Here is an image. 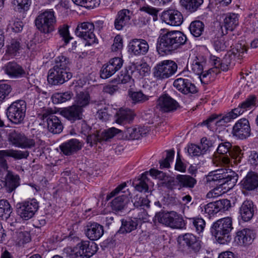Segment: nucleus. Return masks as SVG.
Returning <instances> with one entry per match:
<instances>
[{
    "label": "nucleus",
    "instance_id": "nucleus-4",
    "mask_svg": "<svg viewBox=\"0 0 258 258\" xmlns=\"http://www.w3.org/2000/svg\"><path fill=\"white\" fill-rule=\"evenodd\" d=\"M37 118L42 120H46L48 131L52 134L60 133L63 130V125L60 120L54 114L50 108H43L37 113Z\"/></svg>",
    "mask_w": 258,
    "mask_h": 258
},
{
    "label": "nucleus",
    "instance_id": "nucleus-1",
    "mask_svg": "<svg viewBox=\"0 0 258 258\" xmlns=\"http://www.w3.org/2000/svg\"><path fill=\"white\" fill-rule=\"evenodd\" d=\"M186 40V35L181 31H168L159 37L157 50L161 55L167 54L184 45Z\"/></svg>",
    "mask_w": 258,
    "mask_h": 258
},
{
    "label": "nucleus",
    "instance_id": "nucleus-53",
    "mask_svg": "<svg viewBox=\"0 0 258 258\" xmlns=\"http://www.w3.org/2000/svg\"><path fill=\"white\" fill-rule=\"evenodd\" d=\"M217 69L215 68H211L207 71H203L202 74L198 75L199 78L203 84H208L210 81V79L214 76V74H217Z\"/></svg>",
    "mask_w": 258,
    "mask_h": 258
},
{
    "label": "nucleus",
    "instance_id": "nucleus-42",
    "mask_svg": "<svg viewBox=\"0 0 258 258\" xmlns=\"http://www.w3.org/2000/svg\"><path fill=\"white\" fill-rule=\"evenodd\" d=\"M70 64L69 59L63 55L58 56L55 59V64L53 68L60 70L61 71L69 72V66Z\"/></svg>",
    "mask_w": 258,
    "mask_h": 258
},
{
    "label": "nucleus",
    "instance_id": "nucleus-60",
    "mask_svg": "<svg viewBox=\"0 0 258 258\" xmlns=\"http://www.w3.org/2000/svg\"><path fill=\"white\" fill-rule=\"evenodd\" d=\"M187 152L191 156H200L204 155L199 145L190 144L188 146Z\"/></svg>",
    "mask_w": 258,
    "mask_h": 258
},
{
    "label": "nucleus",
    "instance_id": "nucleus-38",
    "mask_svg": "<svg viewBox=\"0 0 258 258\" xmlns=\"http://www.w3.org/2000/svg\"><path fill=\"white\" fill-rule=\"evenodd\" d=\"M138 223L136 220L128 219L121 221V226L118 232L120 233H129L137 229Z\"/></svg>",
    "mask_w": 258,
    "mask_h": 258
},
{
    "label": "nucleus",
    "instance_id": "nucleus-16",
    "mask_svg": "<svg viewBox=\"0 0 258 258\" xmlns=\"http://www.w3.org/2000/svg\"><path fill=\"white\" fill-rule=\"evenodd\" d=\"M161 19L166 24L173 26H180L183 21L182 14L174 9H169L163 12Z\"/></svg>",
    "mask_w": 258,
    "mask_h": 258
},
{
    "label": "nucleus",
    "instance_id": "nucleus-23",
    "mask_svg": "<svg viewBox=\"0 0 258 258\" xmlns=\"http://www.w3.org/2000/svg\"><path fill=\"white\" fill-rule=\"evenodd\" d=\"M86 235L91 240L99 239L104 233L103 226L97 223H89L86 226Z\"/></svg>",
    "mask_w": 258,
    "mask_h": 258
},
{
    "label": "nucleus",
    "instance_id": "nucleus-62",
    "mask_svg": "<svg viewBox=\"0 0 258 258\" xmlns=\"http://www.w3.org/2000/svg\"><path fill=\"white\" fill-rule=\"evenodd\" d=\"M107 63L116 72L122 66L123 60L120 57H114L111 59Z\"/></svg>",
    "mask_w": 258,
    "mask_h": 258
},
{
    "label": "nucleus",
    "instance_id": "nucleus-36",
    "mask_svg": "<svg viewBox=\"0 0 258 258\" xmlns=\"http://www.w3.org/2000/svg\"><path fill=\"white\" fill-rule=\"evenodd\" d=\"M174 214H175V212L174 211L159 212L155 215V220L160 223L170 227L171 224V222L172 218H173Z\"/></svg>",
    "mask_w": 258,
    "mask_h": 258
},
{
    "label": "nucleus",
    "instance_id": "nucleus-10",
    "mask_svg": "<svg viewBox=\"0 0 258 258\" xmlns=\"http://www.w3.org/2000/svg\"><path fill=\"white\" fill-rule=\"evenodd\" d=\"M39 208L38 203L35 199L24 201L17 204V211L21 218L28 220L32 218Z\"/></svg>",
    "mask_w": 258,
    "mask_h": 258
},
{
    "label": "nucleus",
    "instance_id": "nucleus-29",
    "mask_svg": "<svg viewBox=\"0 0 258 258\" xmlns=\"http://www.w3.org/2000/svg\"><path fill=\"white\" fill-rule=\"evenodd\" d=\"M240 214L244 221L250 220L254 214L253 205L250 201H244L240 208Z\"/></svg>",
    "mask_w": 258,
    "mask_h": 258
},
{
    "label": "nucleus",
    "instance_id": "nucleus-12",
    "mask_svg": "<svg viewBox=\"0 0 258 258\" xmlns=\"http://www.w3.org/2000/svg\"><path fill=\"white\" fill-rule=\"evenodd\" d=\"M231 207L230 201L227 199H222L215 202L210 203L201 208L202 211L209 216H214L220 211L228 210Z\"/></svg>",
    "mask_w": 258,
    "mask_h": 258
},
{
    "label": "nucleus",
    "instance_id": "nucleus-13",
    "mask_svg": "<svg viewBox=\"0 0 258 258\" xmlns=\"http://www.w3.org/2000/svg\"><path fill=\"white\" fill-rule=\"evenodd\" d=\"M250 126L249 121L245 118L239 119L233 126L232 134L238 139H245L250 135Z\"/></svg>",
    "mask_w": 258,
    "mask_h": 258
},
{
    "label": "nucleus",
    "instance_id": "nucleus-52",
    "mask_svg": "<svg viewBox=\"0 0 258 258\" xmlns=\"http://www.w3.org/2000/svg\"><path fill=\"white\" fill-rule=\"evenodd\" d=\"M129 96L134 103H143L148 100L150 96L144 95L141 91L130 92Z\"/></svg>",
    "mask_w": 258,
    "mask_h": 258
},
{
    "label": "nucleus",
    "instance_id": "nucleus-18",
    "mask_svg": "<svg viewBox=\"0 0 258 258\" xmlns=\"http://www.w3.org/2000/svg\"><path fill=\"white\" fill-rule=\"evenodd\" d=\"M174 87L184 94H195L198 92L195 85L190 81L184 78H178L173 82Z\"/></svg>",
    "mask_w": 258,
    "mask_h": 258
},
{
    "label": "nucleus",
    "instance_id": "nucleus-30",
    "mask_svg": "<svg viewBox=\"0 0 258 258\" xmlns=\"http://www.w3.org/2000/svg\"><path fill=\"white\" fill-rule=\"evenodd\" d=\"M206 58L202 55H197L193 59L190 68L191 71L197 75L202 74L206 64Z\"/></svg>",
    "mask_w": 258,
    "mask_h": 258
},
{
    "label": "nucleus",
    "instance_id": "nucleus-58",
    "mask_svg": "<svg viewBox=\"0 0 258 258\" xmlns=\"http://www.w3.org/2000/svg\"><path fill=\"white\" fill-rule=\"evenodd\" d=\"M13 4L17 6L18 10L21 12L28 10L31 2L30 0H14Z\"/></svg>",
    "mask_w": 258,
    "mask_h": 258
},
{
    "label": "nucleus",
    "instance_id": "nucleus-34",
    "mask_svg": "<svg viewBox=\"0 0 258 258\" xmlns=\"http://www.w3.org/2000/svg\"><path fill=\"white\" fill-rule=\"evenodd\" d=\"M128 202V197L125 195H121L112 200L111 206L113 210L120 211L124 209Z\"/></svg>",
    "mask_w": 258,
    "mask_h": 258
},
{
    "label": "nucleus",
    "instance_id": "nucleus-11",
    "mask_svg": "<svg viewBox=\"0 0 258 258\" xmlns=\"http://www.w3.org/2000/svg\"><path fill=\"white\" fill-rule=\"evenodd\" d=\"M156 107L163 113L172 112L179 107L178 103L167 94L160 96L156 101Z\"/></svg>",
    "mask_w": 258,
    "mask_h": 258
},
{
    "label": "nucleus",
    "instance_id": "nucleus-64",
    "mask_svg": "<svg viewBox=\"0 0 258 258\" xmlns=\"http://www.w3.org/2000/svg\"><path fill=\"white\" fill-rule=\"evenodd\" d=\"M132 77L126 70L122 71L118 76V82L121 84H126L131 81Z\"/></svg>",
    "mask_w": 258,
    "mask_h": 258
},
{
    "label": "nucleus",
    "instance_id": "nucleus-5",
    "mask_svg": "<svg viewBox=\"0 0 258 258\" xmlns=\"http://www.w3.org/2000/svg\"><path fill=\"white\" fill-rule=\"evenodd\" d=\"M26 103L22 100L13 102L7 109V116L12 123L18 124L23 122L25 116Z\"/></svg>",
    "mask_w": 258,
    "mask_h": 258
},
{
    "label": "nucleus",
    "instance_id": "nucleus-19",
    "mask_svg": "<svg viewBox=\"0 0 258 258\" xmlns=\"http://www.w3.org/2000/svg\"><path fill=\"white\" fill-rule=\"evenodd\" d=\"M10 139L13 145L19 148H31L35 145V142L33 139L27 138L21 134H12Z\"/></svg>",
    "mask_w": 258,
    "mask_h": 258
},
{
    "label": "nucleus",
    "instance_id": "nucleus-37",
    "mask_svg": "<svg viewBox=\"0 0 258 258\" xmlns=\"http://www.w3.org/2000/svg\"><path fill=\"white\" fill-rule=\"evenodd\" d=\"M203 2V0H180V4L182 8L193 13L199 9Z\"/></svg>",
    "mask_w": 258,
    "mask_h": 258
},
{
    "label": "nucleus",
    "instance_id": "nucleus-61",
    "mask_svg": "<svg viewBox=\"0 0 258 258\" xmlns=\"http://www.w3.org/2000/svg\"><path fill=\"white\" fill-rule=\"evenodd\" d=\"M111 110V109H108L105 107L103 109H101L99 110L97 113V117L102 121H107L109 119L111 115L110 114Z\"/></svg>",
    "mask_w": 258,
    "mask_h": 258
},
{
    "label": "nucleus",
    "instance_id": "nucleus-6",
    "mask_svg": "<svg viewBox=\"0 0 258 258\" xmlns=\"http://www.w3.org/2000/svg\"><path fill=\"white\" fill-rule=\"evenodd\" d=\"M56 23L54 12L46 11L40 14L35 20V25L38 29L44 33L53 31Z\"/></svg>",
    "mask_w": 258,
    "mask_h": 258
},
{
    "label": "nucleus",
    "instance_id": "nucleus-22",
    "mask_svg": "<svg viewBox=\"0 0 258 258\" xmlns=\"http://www.w3.org/2000/svg\"><path fill=\"white\" fill-rule=\"evenodd\" d=\"M3 69L4 72L12 78L22 77L26 75V72L22 67L15 62H9Z\"/></svg>",
    "mask_w": 258,
    "mask_h": 258
},
{
    "label": "nucleus",
    "instance_id": "nucleus-48",
    "mask_svg": "<svg viewBox=\"0 0 258 258\" xmlns=\"http://www.w3.org/2000/svg\"><path fill=\"white\" fill-rule=\"evenodd\" d=\"M256 98L254 95L249 96L244 101L240 104L238 107L235 108L237 111H240L239 115L242 114L247 108L253 106L255 104Z\"/></svg>",
    "mask_w": 258,
    "mask_h": 258
},
{
    "label": "nucleus",
    "instance_id": "nucleus-7",
    "mask_svg": "<svg viewBox=\"0 0 258 258\" xmlns=\"http://www.w3.org/2000/svg\"><path fill=\"white\" fill-rule=\"evenodd\" d=\"M177 69V64L172 60H163L153 69L154 76L157 79L168 78L174 75Z\"/></svg>",
    "mask_w": 258,
    "mask_h": 258
},
{
    "label": "nucleus",
    "instance_id": "nucleus-33",
    "mask_svg": "<svg viewBox=\"0 0 258 258\" xmlns=\"http://www.w3.org/2000/svg\"><path fill=\"white\" fill-rule=\"evenodd\" d=\"M176 179L178 181V189L183 187L192 188L197 183L196 179L187 175H178Z\"/></svg>",
    "mask_w": 258,
    "mask_h": 258
},
{
    "label": "nucleus",
    "instance_id": "nucleus-32",
    "mask_svg": "<svg viewBox=\"0 0 258 258\" xmlns=\"http://www.w3.org/2000/svg\"><path fill=\"white\" fill-rule=\"evenodd\" d=\"M29 154V152L27 151H23L13 149L0 150V157H12L17 160L26 159Z\"/></svg>",
    "mask_w": 258,
    "mask_h": 258
},
{
    "label": "nucleus",
    "instance_id": "nucleus-63",
    "mask_svg": "<svg viewBox=\"0 0 258 258\" xmlns=\"http://www.w3.org/2000/svg\"><path fill=\"white\" fill-rule=\"evenodd\" d=\"M18 239L19 244L26 243L30 241V235L27 231L20 232L18 234Z\"/></svg>",
    "mask_w": 258,
    "mask_h": 258
},
{
    "label": "nucleus",
    "instance_id": "nucleus-44",
    "mask_svg": "<svg viewBox=\"0 0 258 258\" xmlns=\"http://www.w3.org/2000/svg\"><path fill=\"white\" fill-rule=\"evenodd\" d=\"M189 29L194 36L199 37L204 31V24L202 21H195L190 23Z\"/></svg>",
    "mask_w": 258,
    "mask_h": 258
},
{
    "label": "nucleus",
    "instance_id": "nucleus-45",
    "mask_svg": "<svg viewBox=\"0 0 258 258\" xmlns=\"http://www.w3.org/2000/svg\"><path fill=\"white\" fill-rule=\"evenodd\" d=\"M72 96V93L67 91L64 93H55L52 95L51 99L53 103L58 104L70 100Z\"/></svg>",
    "mask_w": 258,
    "mask_h": 258
},
{
    "label": "nucleus",
    "instance_id": "nucleus-40",
    "mask_svg": "<svg viewBox=\"0 0 258 258\" xmlns=\"http://www.w3.org/2000/svg\"><path fill=\"white\" fill-rule=\"evenodd\" d=\"M143 130L142 127H129L124 131L123 136L127 140H138L145 134Z\"/></svg>",
    "mask_w": 258,
    "mask_h": 258
},
{
    "label": "nucleus",
    "instance_id": "nucleus-55",
    "mask_svg": "<svg viewBox=\"0 0 258 258\" xmlns=\"http://www.w3.org/2000/svg\"><path fill=\"white\" fill-rule=\"evenodd\" d=\"M58 32L64 40L65 45H67L72 38L70 36L69 31V26L63 24L58 28Z\"/></svg>",
    "mask_w": 258,
    "mask_h": 258
},
{
    "label": "nucleus",
    "instance_id": "nucleus-24",
    "mask_svg": "<svg viewBox=\"0 0 258 258\" xmlns=\"http://www.w3.org/2000/svg\"><path fill=\"white\" fill-rule=\"evenodd\" d=\"M132 12L127 9L119 11L114 21V27L117 30H121L130 22Z\"/></svg>",
    "mask_w": 258,
    "mask_h": 258
},
{
    "label": "nucleus",
    "instance_id": "nucleus-31",
    "mask_svg": "<svg viewBox=\"0 0 258 258\" xmlns=\"http://www.w3.org/2000/svg\"><path fill=\"white\" fill-rule=\"evenodd\" d=\"M77 246L81 251L84 253L85 258H88L93 255L97 251L96 244L93 242L90 244L89 241H82Z\"/></svg>",
    "mask_w": 258,
    "mask_h": 258
},
{
    "label": "nucleus",
    "instance_id": "nucleus-26",
    "mask_svg": "<svg viewBox=\"0 0 258 258\" xmlns=\"http://www.w3.org/2000/svg\"><path fill=\"white\" fill-rule=\"evenodd\" d=\"M20 177L11 171H8L5 177V185L7 191L12 192L20 185Z\"/></svg>",
    "mask_w": 258,
    "mask_h": 258
},
{
    "label": "nucleus",
    "instance_id": "nucleus-51",
    "mask_svg": "<svg viewBox=\"0 0 258 258\" xmlns=\"http://www.w3.org/2000/svg\"><path fill=\"white\" fill-rule=\"evenodd\" d=\"M192 225L195 228L196 232L200 234L204 232L206 227V222L202 218L195 217L191 218Z\"/></svg>",
    "mask_w": 258,
    "mask_h": 258
},
{
    "label": "nucleus",
    "instance_id": "nucleus-17",
    "mask_svg": "<svg viewBox=\"0 0 258 258\" xmlns=\"http://www.w3.org/2000/svg\"><path fill=\"white\" fill-rule=\"evenodd\" d=\"M128 51L135 55H145L149 51L148 42L143 39H134L128 44Z\"/></svg>",
    "mask_w": 258,
    "mask_h": 258
},
{
    "label": "nucleus",
    "instance_id": "nucleus-59",
    "mask_svg": "<svg viewBox=\"0 0 258 258\" xmlns=\"http://www.w3.org/2000/svg\"><path fill=\"white\" fill-rule=\"evenodd\" d=\"M12 91L11 86L7 84H0V101H3Z\"/></svg>",
    "mask_w": 258,
    "mask_h": 258
},
{
    "label": "nucleus",
    "instance_id": "nucleus-3",
    "mask_svg": "<svg viewBox=\"0 0 258 258\" xmlns=\"http://www.w3.org/2000/svg\"><path fill=\"white\" fill-rule=\"evenodd\" d=\"M238 179L237 174L231 169H219L211 172L207 176V181H217L220 185L227 184L228 188L233 187Z\"/></svg>",
    "mask_w": 258,
    "mask_h": 258
},
{
    "label": "nucleus",
    "instance_id": "nucleus-35",
    "mask_svg": "<svg viewBox=\"0 0 258 258\" xmlns=\"http://www.w3.org/2000/svg\"><path fill=\"white\" fill-rule=\"evenodd\" d=\"M239 19L238 14L229 13L224 20V26L226 30L233 31L238 25Z\"/></svg>",
    "mask_w": 258,
    "mask_h": 258
},
{
    "label": "nucleus",
    "instance_id": "nucleus-39",
    "mask_svg": "<svg viewBox=\"0 0 258 258\" xmlns=\"http://www.w3.org/2000/svg\"><path fill=\"white\" fill-rule=\"evenodd\" d=\"M235 150L236 153L238 154L240 152V150L238 147H234L232 148L231 144L230 142H226L220 144L217 148V152L222 155H230L233 153V150Z\"/></svg>",
    "mask_w": 258,
    "mask_h": 258
},
{
    "label": "nucleus",
    "instance_id": "nucleus-9",
    "mask_svg": "<svg viewBox=\"0 0 258 258\" xmlns=\"http://www.w3.org/2000/svg\"><path fill=\"white\" fill-rule=\"evenodd\" d=\"M235 108L231 111L224 114L219 115H213L206 120L204 121L201 125H206L208 128H211L212 124L217 126L224 125L225 123L230 122L232 120L236 118L239 115L240 111H237Z\"/></svg>",
    "mask_w": 258,
    "mask_h": 258
},
{
    "label": "nucleus",
    "instance_id": "nucleus-8",
    "mask_svg": "<svg viewBox=\"0 0 258 258\" xmlns=\"http://www.w3.org/2000/svg\"><path fill=\"white\" fill-rule=\"evenodd\" d=\"M94 25L89 22L78 23L75 30L76 35L87 41L86 45H90L97 40L94 33Z\"/></svg>",
    "mask_w": 258,
    "mask_h": 258
},
{
    "label": "nucleus",
    "instance_id": "nucleus-15",
    "mask_svg": "<svg viewBox=\"0 0 258 258\" xmlns=\"http://www.w3.org/2000/svg\"><path fill=\"white\" fill-rule=\"evenodd\" d=\"M180 243L187 247L190 251L198 252L201 248V241L192 233H185L178 237Z\"/></svg>",
    "mask_w": 258,
    "mask_h": 258
},
{
    "label": "nucleus",
    "instance_id": "nucleus-43",
    "mask_svg": "<svg viewBox=\"0 0 258 258\" xmlns=\"http://www.w3.org/2000/svg\"><path fill=\"white\" fill-rule=\"evenodd\" d=\"M232 44L231 40L226 37H221L215 40L214 46L217 51H224Z\"/></svg>",
    "mask_w": 258,
    "mask_h": 258
},
{
    "label": "nucleus",
    "instance_id": "nucleus-25",
    "mask_svg": "<svg viewBox=\"0 0 258 258\" xmlns=\"http://www.w3.org/2000/svg\"><path fill=\"white\" fill-rule=\"evenodd\" d=\"M255 237L253 231L249 229H243L236 233L235 241L239 245H248L251 243Z\"/></svg>",
    "mask_w": 258,
    "mask_h": 258
},
{
    "label": "nucleus",
    "instance_id": "nucleus-20",
    "mask_svg": "<svg viewBox=\"0 0 258 258\" xmlns=\"http://www.w3.org/2000/svg\"><path fill=\"white\" fill-rule=\"evenodd\" d=\"M82 143L77 139H71L59 146L61 152L65 155L70 156L80 150Z\"/></svg>",
    "mask_w": 258,
    "mask_h": 258
},
{
    "label": "nucleus",
    "instance_id": "nucleus-21",
    "mask_svg": "<svg viewBox=\"0 0 258 258\" xmlns=\"http://www.w3.org/2000/svg\"><path fill=\"white\" fill-rule=\"evenodd\" d=\"M82 111L83 109L73 105L70 107L63 108L60 111V114L73 122L82 118Z\"/></svg>",
    "mask_w": 258,
    "mask_h": 258
},
{
    "label": "nucleus",
    "instance_id": "nucleus-14",
    "mask_svg": "<svg viewBox=\"0 0 258 258\" xmlns=\"http://www.w3.org/2000/svg\"><path fill=\"white\" fill-rule=\"evenodd\" d=\"M72 77L71 73H67L53 67L48 72L47 81L52 85H59L68 81Z\"/></svg>",
    "mask_w": 258,
    "mask_h": 258
},
{
    "label": "nucleus",
    "instance_id": "nucleus-56",
    "mask_svg": "<svg viewBox=\"0 0 258 258\" xmlns=\"http://www.w3.org/2000/svg\"><path fill=\"white\" fill-rule=\"evenodd\" d=\"M20 48V42L15 40H13L10 44L8 45L7 53L12 56H15Z\"/></svg>",
    "mask_w": 258,
    "mask_h": 258
},
{
    "label": "nucleus",
    "instance_id": "nucleus-54",
    "mask_svg": "<svg viewBox=\"0 0 258 258\" xmlns=\"http://www.w3.org/2000/svg\"><path fill=\"white\" fill-rule=\"evenodd\" d=\"M120 132H121L120 130L115 127H111L104 131L100 134L101 140L102 141H106L112 138L115 135Z\"/></svg>",
    "mask_w": 258,
    "mask_h": 258
},
{
    "label": "nucleus",
    "instance_id": "nucleus-28",
    "mask_svg": "<svg viewBox=\"0 0 258 258\" xmlns=\"http://www.w3.org/2000/svg\"><path fill=\"white\" fill-rule=\"evenodd\" d=\"M115 117V122L121 124L132 121L134 117V114L133 111L129 109L121 108L117 111Z\"/></svg>",
    "mask_w": 258,
    "mask_h": 258
},
{
    "label": "nucleus",
    "instance_id": "nucleus-2",
    "mask_svg": "<svg viewBox=\"0 0 258 258\" xmlns=\"http://www.w3.org/2000/svg\"><path fill=\"white\" fill-rule=\"evenodd\" d=\"M232 221L230 217L220 219L214 222L211 228V232L218 243L227 244L231 239L230 232L232 230Z\"/></svg>",
    "mask_w": 258,
    "mask_h": 258
},
{
    "label": "nucleus",
    "instance_id": "nucleus-47",
    "mask_svg": "<svg viewBox=\"0 0 258 258\" xmlns=\"http://www.w3.org/2000/svg\"><path fill=\"white\" fill-rule=\"evenodd\" d=\"M247 51V48L244 44L237 43L231 49V54H232L235 58L240 60L243 57L244 54Z\"/></svg>",
    "mask_w": 258,
    "mask_h": 258
},
{
    "label": "nucleus",
    "instance_id": "nucleus-57",
    "mask_svg": "<svg viewBox=\"0 0 258 258\" xmlns=\"http://www.w3.org/2000/svg\"><path fill=\"white\" fill-rule=\"evenodd\" d=\"M115 72L112 68L110 67L107 63L103 66L100 71V77L102 79H107L114 74Z\"/></svg>",
    "mask_w": 258,
    "mask_h": 258
},
{
    "label": "nucleus",
    "instance_id": "nucleus-50",
    "mask_svg": "<svg viewBox=\"0 0 258 258\" xmlns=\"http://www.w3.org/2000/svg\"><path fill=\"white\" fill-rule=\"evenodd\" d=\"M170 225L171 228L173 229H183L185 226V223L182 217L175 212L173 215V218L171 221Z\"/></svg>",
    "mask_w": 258,
    "mask_h": 258
},
{
    "label": "nucleus",
    "instance_id": "nucleus-41",
    "mask_svg": "<svg viewBox=\"0 0 258 258\" xmlns=\"http://www.w3.org/2000/svg\"><path fill=\"white\" fill-rule=\"evenodd\" d=\"M90 102V97L87 92H81L78 93L76 97V106L80 107L82 109L87 106Z\"/></svg>",
    "mask_w": 258,
    "mask_h": 258
},
{
    "label": "nucleus",
    "instance_id": "nucleus-46",
    "mask_svg": "<svg viewBox=\"0 0 258 258\" xmlns=\"http://www.w3.org/2000/svg\"><path fill=\"white\" fill-rule=\"evenodd\" d=\"M12 209L9 203L7 200H0V217L8 219L11 213Z\"/></svg>",
    "mask_w": 258,
    "mask_h": 258
},
{
    "label": "nucleus",
    "instance_id": "nucleus-49",
    "mask_svg": "<svg viewBox=\"0 0 258 258\" xmlns=\"http://www.w3.org/2000/svg\"><path fill=\"white\" fill-rule=\"evenodd\" d=\"M76 5L87 9H93L100 4V0H72Z\"/></svg>",
    "mask_w": 258,
    "mask_h": 258
},
{
    "label": "nucleus",
    "instance_id": "nucleus-27",
    "mask_svg": "<svg viewBox=\"0 0 258 258\" xmlns=\"http://www.w3.org/2000/svg\"><path fill=\"white\" fill-rule=\"evenodd\" d=\"M242 187L246 190H251L258 187V174L249 172L241 182Z\"/></svg>",
    "mask_w": 258,
    "mask_h": 258
}]
</instances>
